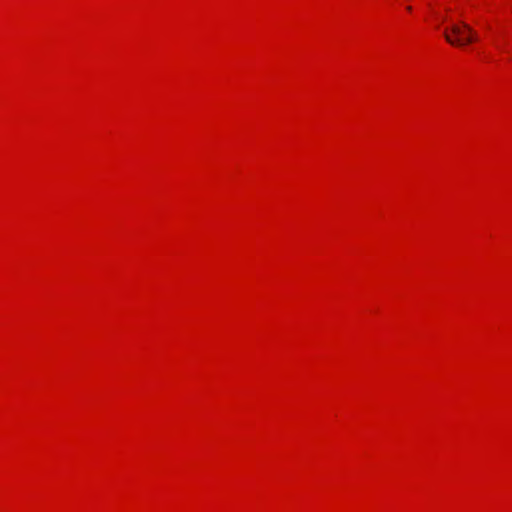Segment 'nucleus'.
<instances>
[{
    "mask_svg": "<svg viewBox=\"0 0 512 512\" xmlns=\"http://www.w3.org/2000/svg\"><path fill=\"white\" fill-rule=\"evenodd\" d=\"M443 34L448 43L456 46H464L477 40L474 30L464 22L453 24L450 32L445 29Z\"/></svg>",
    "mask_w": 512,
    "mask_h": 512,
    "instance_id": "f257e3e1",
    "label": "nucleus"
},
{
    "mask_svg": "<svg viewBox=\"0 0 512 512\" xmlns=\"http://www.w3.org/2000/svg\"><path fill=\"white\" fill-rule=\"evenodd\" d=\"M407 11H411L412 10V7L411 6H407Z\"/></svg>",
    "mask_w": 512,
    "mask_h": 512,
    "instance_id": "f03ea898",
    "label": "nucleus"
}]
</instances>
